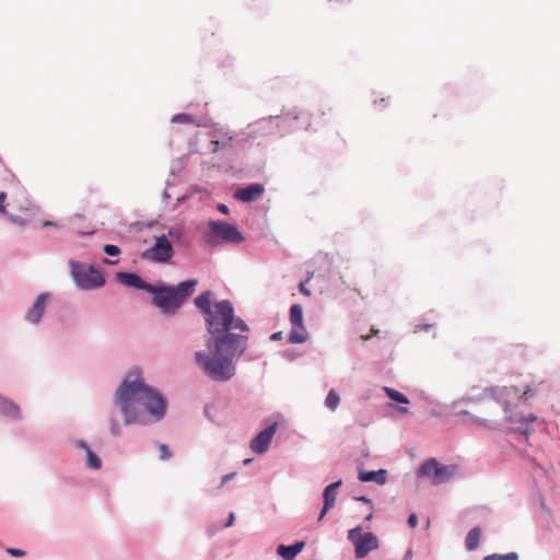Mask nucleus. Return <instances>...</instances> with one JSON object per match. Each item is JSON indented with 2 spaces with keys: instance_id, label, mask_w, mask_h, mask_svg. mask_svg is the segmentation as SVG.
<instances>
[{
  "instance_id": "72a5a7b5",
  "label": "nucleus",
  "mask_w": 560,
  "mask_h": 560,
  "mask_svg": "<svg viewBox=\"0 0 560 560\" xmlns=\"http://www.w3.org/2000/svg\"><path fill=\"white\" fill-rule=\"evenodd\" d=\"M526 421V424L525 425H520V427H516L515 430H520L522 431L523 433L527 434L528 433V429H527V425H528V422H534L536 421V416H534L533 413H529L528 415V418L525 419Z\"/></svg>"
},
{
  "instance_id": "49530a36",
  "label": "nucleus",
  "mask_w": 560,
  "mask_h": 560,
  "mask_svg": "<svg viewBox=\"0 0 560 560\" xmlns=\"http://www.w3.org/2000/svg\"><path fill=\"white\" fill-rule=\"evenodd\" d=\"M234 474L225 475L222 479V483L226 482L228 480L232 479Z\"/></svg>"
},
{
  "instance_id": "8fccbe9b",
  "label": "nucleus",
  "mask_w": 560,
  "mask_h": 560,
  "mask_svg": "<svg viewBox=\"0 0 560 560\" xmlns=\"http://www.w3.org/2000/svg\"><path fill=\"white\" fill-rule=\"evenodd\" d=\"M43 225H44V226H50V225H55V224H54L52 222H50V221H45V222L43 223Z\"/></svg>"
},
{
  "instance_id": "c756f323",
  "label": "nucleus",
  "mask_w": 560,
  "mask_h": 560,
  "mask_svg": "<svg viewBox=\"0 0 560 560\" xmlns=\"http://www.w3.org/2000/svg\"><path fill=\"white\" fill-rule=\"evenodd\" d=\"M232 140V137L224 138L222 141L213 140L211 141L212 144V152H218L222 148L226 147Z\"/></svg>"
},
{
  "instance_id": "39448f33",
  "label": "nucleus",
  "mask_w": 560,
  "mask_h": 560,
  "mask_svg": "<svg viewBox=\"0 0 560 560\" xmlns=\"http://www.w3.org/2000/svg\"><path fill=\"white\" fill-rule=\"evenodd\" d=\"M455 466H443L434 458L425 460L417 470L418 477H427L431 483L440 485L448 481L455 474Z\"/></svg>"
},
{
  "instance_id": "603ef678",
  "label": "nucleus",
  "mask_w": 560,
  "mask_h": 560,
  "mask_svg": "<svg viewBox=\"0 0 560 560\" xmlns=\"http://www.w3.org/2000/svg\"><path fill=\"white\" fill-rule=\"evenodd\" d=\"M457 413H458V415H467L468 412H467V411H464V410H459Z\"/></svg>"
},
{
  "instance_id": "a18cd8bd",
  "label": "nucleus",
  "mask_w": 560,
  "mask_h": 560,
  "mask_svg": "<svg viewBox=\"0 0 560 560\" xmlns=\"http://www.w3.org/2000/svg\"><path fill=\"white\" fill-rule=\"evenodd\" d=\"M7 198V194L4 191H1L0 192V205H3V201L5 200Z\"/></svg>"
},
{
  "instance_id": "5701e85b",
  "label": "nucleus",
  "mask_w": 560,
  "mask_h": 560,
  "mask_svg": "<svg viewBox=\"0 0 560 560\" xmlns=\"http://www.w3.org/2000/svg\"><path fill=\"white\" fill-rule=\"evenodd\" d=\"M480 537H481L480 527L471 528L468 532L466 539H465L466 549L469 551L475 550L479 546Z\"/></svg>"
},
{
  "instance_id": "ddd939ff",
  "label": "nucleus",
  "mask_w": 560,
  "mask_h": 560,
  "mask_svg": "<svg viewBox=\"0 0 560 560\" xmlns=\"http://www.w3.org/2000/svg\"><path fill=\"white\" fill-rule=\"evenodd\" d=\"M49 299H50L49 293L39 294L34 303L33 307L26 312V314H25L26 320L32 324H38L44 314L46 303Z\"/></svg>"
},
{
  "instance_id": "412c9836",
  "label": "nucleus",
  "mask_w": 560,
  "mask_h": 560,
  "mask_svg": "<svg viewBox=\"0 0 560 560\" xmlns=\"http://www.w3.org/2000/svg\"><path fill=\"white\" fill-rule=\"evenodd\" d=\"M308 334L304 325L292 326L289 335L290 343H303L307 340Z\"/></svg>"
},
{
  "instance_id": "e433bc0d",
  "label": "nucleus",
  "mask_w": 560,
  "mask_h": 560,
  "mask_svg": "<svg viewBox=\"0 0 560 560\" xmlns=\"http://www.w3.org/2000/svg\"><path fill=\"white\" fill-rule=\"evenodd\" d=\"M11 556H14V557H22L25 555V552L21 549H15V548H9L7 550Z\"/></svg>"
},
{
  "instance_id": "ea45409f",
  "label": "nucleus",
  "mask_w": 560,
  "mask_h": 560,
  "mask_svg": "<svg viewBox=\"0 0 560 560\" xmlns=\"http://www.w3.org/2000/svg\"><path fill=\"white\" fill-rule=\"evenodd\" d=\"M218 210H219L221 213H223V214H229V208H228V206H225V205H223V203H221V205H219V206H218Z\"/></svg>"
},
{
  "instance_id": "58836bf2",
  "label": "nucleus",
  "mask_w": 560,
  "mask_h": 560,
  "mask_svg": "<svg viewBox=\"0 0 560 560\" xmlns=\"http://www.w3.org/2000/svg\"><path fill=\"white\" fill-rule=\"evenodd\" d=\"M408 524L410 527L415 528L418 524V518L416 514H411L408 518Z\"/></svg>"
},
{
  "instance_id": "b1692460",
  "label": "nucleus",
  "mask_w": 560,
  "mask_h": 560,
  "mask_svg": "<svg viewBox=\"0 0 560 560\" xmlns=\"http://www.w3.org/2000/svg\"><path fill=\"white\" fill-rule=\"evenodd\" d=\"M290 323L292 326L304 325L303 324V308L299 304H294L290 307Z\"/></svg>"
},
{
  "instance_id": "2eb2a0df",
  "label": "nucleus",
  "mask_w": 560,
  "mask_h": 560,
  "mask_svg": "<svg viewBox=\"0 0 560 560\" xmlns=\"http://www.w3.org/2000/svg\"><path fill=\"white\" fill-rule=\"evenodd\" d=\"M117 278L120 283H122L126 287H132L137 289H142L148 292L154 290V285L147 283L143 281L138 275L130 273V272H118Z\"/></svg>"
},
{
  "instance_id": "f03ea898",
  "label": "nucleus",
  "mask_w": 560,
  "mask_h": 560,
  "mask_svg": "<svg viewBox=\"0 0 560 560\" xmlns=\"http://www.w3.org/2000/svg\"><path fill=\"white\" fill-rule=\"evenodd\" d=\"M115 402L119 407L126 424L139 421L144 411L161 419L166 408L164 398L145 385L137 371H131L126 375L116 392Z\"/></svg>"
},
{
  "instance_id": "a878e982",
  "label": "nucleus",
  "mask_w": 560,
  "mask_h": 560,
  "mask_svg": "<svg viewBox=\"0 0 560 560\" xmlns=\"http://www.w3.org/2000/svg\"><path fill=\"white\" fill-rule=\"evenodd\" d=\"M339 402H340L339 395L336 393V390L331 389L326 397V400H325L326 406L329 409L335 410L338 407Z\"/></svg>"
},
{
  "instance_id": "423d86ee",
  "label": "nucleus",
  "mask_w": 560,
  "mask_h": 560,
  "mask_svg": "<svg viewBox=\"0 0 560 560\" xmlns=\"http://www.w3.org/2000/svg\"><path fill=\"white\" fill-rule=\"evenodd\" d=\"M72 276L75 283L84 290L100 288L105 282L98 270L92 266L85 267L77 262H72Z\"/></svg>"
},
{
  "instance_id": "cd10ccee",
  "label": "nucleus",
  "mask_w": 560,
  "mask_h": 560,
  "mask_svg": "<svg viewBox=\"0 0 560 560\" xmlns=\"http://www.w3.org/2000/svg\"><path fill=\"white\" fill-rule=\"evenodd\" d=\"M172 122L174 124H194V118L188 114H177L173 116Z\"/></svg>"
},
{
  "instance_id": "4c0bfd02",
  "label": "nucleus",
  "mask_w": 560,
  "mask_h": 560,
  "mask_svg": "<svg viewBox=\"0 0 560 560\" xmlns=\"http://www.w3.org/2000/svg\"><path fill=\"white\" fill-rule=\"evenodd\" d=\"M110 432L114 435H118L119 434V425H118L116 420H112V422H110Z\"/></svg>"
},
{
  "instance_id": "dca6fc26",
  "label": "nucleus",
  "mask_w": 560,
  "mask_h": 560,
  "mask_svg": "<svg viewBox=\"0 0 560 560\" xmlns=\"http://www.w3.org/2000/svg\"><path fill=\"white\" fill-rule=\"evenodd\" d=\"M341 483H342L341 480H338L336 482L328 485L325 488V490H324V506H323L319 517H318L319 522L325 517L326 513L335 505L336 498H337L336 490L341 486Z\"/></svg>"
},
{
  "instance_id": "de8ad7c7",
  "label": "nucleus",
  "mask_w": 560,
  "mask_h": 560,
  "mask_svg": "<svg viewBox=\"0 0 560 560\" xmlns=\"http://www.w3.org/2000/svg\"><path fill=\"white\" fill-rule=\"evenodd\" d=\"M412 558V551L411 550H408L405 555V559L406 560H410Z\"/></svg>"
},
{
  "instance_id": "473e14b6",
  "label": "nucleus",
  "mask_w": 560,
  "mask_h": 560,
  "mask_svg": "<svg viewBox=\"0 0 560 560\" xmlns=\"http://www.w3.org/2000/svg\"><path fill=\"white\" fill-rule=\"evenodd\" d=\"M104 253L109 256H118L120 254V249L116 245L107 244L104 246Z\"/></svg>"
},
{
  "instance_id": "f8f14e48",
  "label": "nucleus",
  "mask_w": 560,
  "mask_h": 560,
  "mask_svg": "<svg viewBox=\"0 0 560 560\" xmlns=\"http://www.w3.org/2000/svg\"><path fill=\"white\" fill-rule=\"evenodd\" d=\"M378 548V540L373 533H365L362 538L358 540L354 546L355 558L362 559L369 555V552Z\"/></svg>"
},
{
  "instance_id": "393cba45",
  "label": "nucleus",
  "mask_w": 560,
  "mask_h": 560,
  "mask_svg": "<svg viewBox=\"0 0 560 560\" xmlns=\"http://www.w3.org/2000/svg\"><path fill=\"white\" fill-rule=\"evenodd\" d=\"M384 390L387 394V396L390 399L395 400V401H398V402H401V404H408L409 402V399L404 394L399 393L396 389H393V388H389V387H385Z\"/></svg>"
},
{
  "instance_id": "9d476101",
  "label": "nucleus",
  "mask_w": 560,
  "mask_h": 560,
  "mask_svg": "<svg viewBox=\"0 0 560 560\" xmlns=\"http://www.w3.org/2000/svg\"><path fill=\"white\" fill-rule=\"evenodd\" d=\"M514 396H520V390L512 386V387H502V388H486L485 389V399L487 400L488 405L494 406L497 404H501L505 413L509 412V400L508 398Z\"/></svg>"
},
{
  "instance_id": "7ed1b4c3",
  "label": "nucleus",
  "mask_w": 560,
  "mask_h": 560,
  "mask_svg": "<svg viewBox=\"0 0 560 560\" xmlns=\"http://www.w3.org/2000/svg\"><path fill=\"white\" fill-rule=\"evenodd\" d=\"M208 330L211 337L231 334L230 330L237 329L247 331L246 323L234 315V308L230 301L223 300L213 304V311L206 316Z\"/></svg>"
},
{
  "instance_id": "4be33fe9",
  "label": "nucleus",
  "mask_w": 560,
  "mask_h": 560,
  "mask_svg": "<svg viewBox=\"0 0 560 560\" xmlns=\"http://www.w3.org/2000/svg\"><path fill=\"white\" fill-rule=\"evenodd\" d=\"M78 446L86 452L88 466L92 469H100L102 467L101 458L83 442H78Z\"/></svg>"
},
{
  "instance_id": "aec40b11",
  "label": "nucleus",
  "mask_w": 560,
  "mask_h": 560,
  "mask_svg": "<svg viewBox=\"0 0 560 560\" xmlns=\"http://www.w3.org/2000/svg\"><path fill=\"white\" fill-rule=\"evenodd\" d=\"M0 412L7 417L18 418L20 416V407L12 400L0 396Z\"/></svg>"
},
{
  "instance_id": "7c9ffc66",
  "label": "nucleus",
  "mask_w": 560,
  "mask_h": 560,
  "mask_svg": "<svg viewBox=\"0 0 560 560\" xmlns=\"http://www.w3.org/2000/svg\"><path fill=\"white\" fill-rule=\"evenodd\" d=\"M159 451H160V455H159L160 459L166 460L172 457V453L166 444H160Z\"/></svg>"
},
{
  "instance_id": "09e8293b",
  "label": "nucleus",
  "mask_w": 560,
  "mask_h": 560,
  "mask_svg": "<svg viewBox=\"0 0 560 560\" xmlns=\"http://www.w3.org/2000/svg\"><path fill=\"white\" fill-rule=\"evenodd\" d=\"M0 213L1 214H8L4 205H0Z\"/></svg>"
},
{
  "instance_id": "6e6552de",
  "label": "nucleus",
  "mask_w": 560,
  "mask_h": 560,
  "mask_svg": "<svg viewBox=\"0 0 560 560\" xmlns=\"http://www.w3.org/2000/svg\"><path fill=\"white\" fill-rule=\"evenodd\" d=\"M325 113L324 112H316L312 115L303 114L296 115L294 113H288L282 116H279L278 119L280 120V124L282 126H291L293 121L302 119L303 122H307L305 126V129L308 130L313 128L315 131H317L319 128L324 127L326 125L325 120Z\"/></svg>"
},
{
  "instance_id": "4468645a",
  "label": "nucleus",
  "mask_w": 560,
  "mask_h": 560,
  "mask_svg": "<svg viewBox=\"0 0 560 560\" xmlns=\"http://www.w3.org/2000/svg\"><path fill=\"white\" fill-rule=\"evenodd\" d=\"M264 191L265 187L261 184L255 183L238 189L234 196L241 201L250 202L259 199Z\"/></svg>"
},
{
  "instance_id": "f704fd0d",
  "label": "nucleus",
  "mask_w": 560,
  "mask_h": 560,
  "mask_svg": "<svg viewBox=\"0 0 560 560\" xmlns=\"http://www.w3.org/2000/svg\"><path fill=\"white\" fill-rule=\"evenodd\" d=\"M166 236L171 242L177 241L182 236V233L178 229H170Z\"/></svg>"
},
{
  "instance_id": "6ab92c4d",
  "label": "nucleus",
  "mask_w": 560,
  "mask_h": 560,
  "mask_svg": "<svg viewBox=\"0 0 560 560\" xmlns=\"http://www.w3.org/2000/svg\"><path fill=\"white\" fill-rule=\"evenodd\" d=\"M212 293L210 291H206L198 295L195 300L196 306L208 316L213 311V305L211 304Z\"/></svg>"
},
{
  "instance_id": "0eeeda50",
  "label": "nucleus",
  "mask_w": 560,
  "mask_h": 560,
  "mask_svg": "<svg viewBox=\"0 0 560 560\" xmlns=\"http://www.w3.org/2000/svg\"><path fill=\"white\" fill-rule=\"evenodd\" d=\"M155 243L141 254V258L153 262H167L174 254L171 241L165 234L154 237Z\"/></svg>"
},
{
  "instance_id": "bb28decb",
  "label": "nucleus",
  "mask_w": 560,
  "mask_h": 560,
  "mask_svg": "<svg viewBox=\"0 0 560 560\" xmlns=\"http://www.w3.org/2000/svg\"><path fill=\"white\" fill-rule=\"evenodd\" d=\"M482 560H518L516 552H509L505 555L493 553L486 556Z\"/></svg>"
},
{
  "instance_id": "37998d69",
  "label": "nucleus",
  "mask_w": 560,
  "mask_h": 560,
  "mask_svg": "<svg viewBox=\"0 0 560 560\" xmlns=\"http://www.w3.org/2000/svg\"><path fill=\"white\" fill-rule=\"evenodd\" d=\"M234 518H235V514L234 513H230L229 521H228V523L224 526L225 527L231 526L233 524V522H234Z\"/></svg>"
},
{
  "instance_id": "2f4dec72",
  "label": "nucleus",
  "mask_w": 560,
  "mask_h": 560,
  "mask_svg": "<svg viewBox=\"0 0 560 560\" xmlns=\"http://www.w3.org/2000/svg\"><path fill=\"white\" fill-rule=\"evenodd\" d=\"M314 272H310L306 280L299 284L300 292L305 296H311V291L306 288V283L312 279Z\"/></svg>"
},
{
  "instance_id": "c85d7f7f",
  "label": "nucleus",
  "mask_w": 560,
  "mask_h": 560,
  "mask_svg": "<svg viewBox=\"0 0 560 560\" xmlns=\"http://www.w3.org/2000/svg\"><path fill=\"white\" fill-rule=\"evenodd\" d=\"M361 526H357L348 532V539L355 546L358 540L362 538Z\"/></svg>"
},
{
  "instance_id": "f3484780",
  "label": "nucleus",
  "mask_w": 560,
  "mask_h": 560,
  "mask_svg": "<svg viewBox=\"0 0 560 560\" xmlns=\"http://www.w3.org/2000/svg\"><path fill=\"white\" fill-rule=\"evenodd\" d=\"M386 474L387 472L384 469L371 470V471L361 470L359 472V479L363 482L374 481L378 485H384L386 482Z\"/></svg>"
},
{
  "instance_id": "20e7f679",
  "label": "nucleus",
  "mask_w": 560,
  "mask_h": 560,
  "mask_svg": "<svg viewBox=\"0 0 560 560\" xmlns=\"http://www.w3.org/2000/svg\"><path fill=\"white\" fill-rule=\"evenodd\" d=\"M198 281L196 279L180 282L176 287H155L150 291L153 293V303L164 313H175L196 289Z\"/></svg>"
},
{
  "instance_id": "c03bdc74",
  "label": "nucleus",
  "mask_w": 560,
  "mask_h": 560,
  "mask_svg": "<svg viewBox=\"0 0 560 560\" xmlns=\"http://www.w3.org/2000/svg\"><path fill=\"white\" fill-rule=\"evenodd\" d=\"M532 388L530 387H527L523 393H522V396L523 397H527V396H532Z\"/></svg>"
},
{
  "instance_id": "864d4df0",
  "label": "nucleus",
  "mask_w": 560,
  "mask_h": 560,
  "mask_svg": "<svg viewBox=\"0 0 560 560\" xmlns=\"http://www.w3.org/2000/svg\"><path fill=\"white\" fill-rule=\"evenodd\" d=\"M401 411L402 412H408V410L406 408H401Z\"/></svg>"
},
{
  "instance_id": "a211bd4d",
  "label": "nucleus",
  "mask_w": 560,
  "mask_h": 560,
  "mask_svg": "<svg viewBox=\"0 0 560 560\" xmlns=\"http://www.w3.org/2000/svg\"><path fill=\"white\" fill-rule=\"evenodd\" d=\"M304 546L305 544L303 541H299L292 546L280 545L277 549V552L284 560H293L295 556L302 551Z\"/></svg>"
},
{
  "instance_id": "a19ab883",
  "label": "nucleus",
  "mask_w": 560,
  "mask_h": 560,
  "mask_svg": "<svg viewBox=\"0 0 560 560\" xmlns=\"http://www.w3.org/2000/svg\"><path fill=\"white\" fill-rule=\"evenodd\" d=\"M371 332H372V336H377V335H378V332H380V330H378V329H375V328H372V329H371ZM361 338H362V339H364V340H369V339L371 338V335L362 336Z\"/></svg>"
},
{
  "instance_id": "c9c22d12",
  "label": "nucleus",
  "mask_w": 560,
  "mask_h": 560,
  "mask_svg": "<svg viewBox=\"0 0 560 560\" xmlns=\"http://www.w3.org/2000/svg\"><path fill=\"white\" fill-rule=\"evenodd\" d=\"M10 221L16 225H20V226H24L25 225V220L21 217H18V215H13V214H9L8 215Z\"/></svg>"
},
{
  "instance_id": "9b49d317",
  "label": "nucleus",
  "mask_w": 560,
  "mask_h": 560,
  "mask_svg": "<svg viewBox=\"0 0 560 560\" xmlns=\"http://www.w3.org/2000/svg\"><path fill=\"white\" fill-rule=\"evenodd\" d=\"M277 423H273L262 430L250 443V448L257 454L265 453L276 433Z\"/></svg>"
},
{
  "instance_id": "3c124183",
  "label": "nucleus",
  "mask_w": 560,
  "mask_h": 560,
  "mask_svg": "<svg viewBox=\"0 0 560 560\" xmlns=\"http://www.w3.org/2000/svg\"><path fill=\"white\" fill-rule=\"evenodd\" d=\"M359 500L364 501V502H366V503H371V500H370V499H368V498H365V497H362V498H360Z\"/></svg>"
},
{
  "instance_id": "79ce46f5",
  "label": "nucleus",
  "mask_w": 560,
  "mask_h": 560,
  "mask_svg": "<svg viewBox=\"0 0 560 560\" xmlns=\"http://www.w3.org/2000/svg\"><path fill=\"white\" fill-rule=\"evenodd\" d=\"M270 339L271 340H281L282 339V331H277V332L272 334Z\"/></svg>"
},
{
  "instance_id": "f257e3e1",
  "label": "nucleus",
  "mask_w": 560,
  "mask_h": 560,
  "mask_svg": "<svg viewBox=\"0 0 560 560\" xmlns=\"http://www.w3.org/2000/svg\"><path fill=\"white\" fill-rule=\"evenodd\" d=\"M247 348V337L237 334H224L210 337L207 350L197 351L195 360L202 372L213 381L226 382L235 375L236 358Z\"/></svg>"
},
{
  "instance_id": "1a4fd4ad",
  "label": "nucleus",
  "mask_w": 560,
  "mask_h": 560,
  "mask_svg": "<svg viewBox=\"0 0 560 560\" xmlns=\"http://www.w3.org/2000/svg\"><path fill=\"white\" fill-rule=\"evenodd\" d=\"M211 233L226 243H241L244 238L236 226L223 221H210Z\"/></svg>"
}]
</instances>
